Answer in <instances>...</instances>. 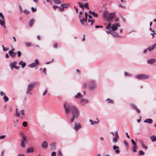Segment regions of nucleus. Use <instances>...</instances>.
Returning <instances> with one entry per match:
<instances>
[{
	"mask_svg": "<svg viewBox=\"0 0 156 156\" xmlns=\"http://www.w3.org/2000/svg\"><path fill=\"white\" fill-rule=\"evenodd\" d=\"M124 144H125V146H126V147H128V144L127 142L125 140L124 141Z\"/></svg>",
	"mask_w": 156,
	"mask_h": 156,
	"instance_id": "nucleus-50",
	"label": "nucleus"
},
{
	"mask_svg": "<svg viewBox=\"0 0 156 156\" xmlns=\"http://www.w3.org/2000/svg\"><path fill=\"white\" fill-rule=\"evenodd\" d=\"M19 7L20 10V11L21 12H22V8L21 7V6L20 5H19Z\"/></svg>",
	"mask_w": 156,
	"mask_h": 156,
	"instance_id": "nucleus-60",
	"label": "nucleus"
},
{
	"mask_svg": "<svg viewBox=\"0 0 156 156\" xmlns=\"http://www.w3.org/2000/svg\"><path fill=\"white\" fill-rule=\"evenodd\" d=\"M54 2L56 4H60L61 2L59 0H53Z\"/></svg>",
	"mask_w": 156,
	"mask_h": 156,
	"instance_id": "nucleus-31",
	"label": "nucleus"
},
{
	"mask_svg": "<svg viewBox=\"0 0 156 156\" xmlns=\"http://www.w3.org/2000/svg\"><path fill=\"white\" fill-rule=\"evenodd\" d=\"M47 91H48L47 89H46L45 91L43 93V96H44L47 93Z\"/></svg>",
	"mask_w": 156,
	"mask_h": 156,
	"instance_id": "nucleus-55",
	"label": "nucleus"
},
{
	"mask_svg": "<svg viewBox=\"0 0 156 156\" xmlns=\"http://www.w3.org/2000/svg\"><path fill=\"white\" fill-rule=\"evenodd\" d=\"M156 47V43L154 44L151 47H149L147 49L149 51H151L153 50Z\"/></svg>",
	"mask_w": 156,
	"mask_h": 156,
	"instance_id": "nucleus-19",
	"label": "nucleus"
},
{
	"mask_svg": "<svg viewBox=\"0 0 156 156\" xmlns=\"http://www.w3.org/2000/svg\"><path fill=\"white\" fill-rule=\"evenodd\" d=\"M75 97L77 98H82V95L80 93H78L77 94V95L75 96Z\"/></svg>",
	"mask_w": 156,
	"mask_h": 156,
	"instance_id": "nucleus-23",
	"label": "nucleus"
},
{
	"mask_svg": "<svg viewBox=\"0 0 156 156\" xmlns=\"http://www.w3.org/2000/svg\"><path fill=\"white\" fill-rule=\"evenodd\" d=\"M62 6H63L64 8H66L68 6V5L66 4H62Z\"/></svg>",
	"mask_w": 156,
	"mask_h": 156,
	"instance_id": "nucleus-53",
	"label": "nucleus"
},
{
	"mask_svg": "<svg viewBox=\"0 0 156 156\" xmlns=\"http://www.w3.org/2000/svg\"><path fill=\"white\" fill-rule=\"evenodd\" d=\"M151 139L152 141L154 142L156 141V136L153 135L151 137Z\"/></svg>",
	"mask_w": 156,
	"mask_h": 156,
	"instance_id": "nucleus-27",
	"label": "nucleus"
},
{
	"mask_svg": "<svg viewBox=\"0 0 156 156\" xmlns=\"http://www.w3.org/2000/svg\"><path fill=\"white\" fill-rule=\"evenodd\" d=\"M51 148L52 149H53L55 148V145L54 144H52L51 145Z\"/></svg>",
	"mask_w": 156,
	"mask_h": 156,
	"instance_id": "nucleus-61",
	"label": "nucleus"
},
{
	"mask_svg": "<svg viewBox=\"0 0 156 156\" xmlns=\"http://www.w3.org/2000/svg\"><path fill=\"white\" fill-rule=\"evenodd\" d=\"M64 107L67 114H69L70 112H72L73 117L70 119L71 123L73 122L75 119H77L78 118L79 112L75 107L70 106L68 103H65L64 104Z\"/></svg>",
	"mask_w": 156,
	"mask_h": 156,
	"instance_id": "nucleus-1",
	"label": "nucleus"
},
{
	"mask_svg": "<svg viewBox=\"0 0 156 156\" xmlns=\"http://www.w3.org/2000/svg\"><path fill=\"white\" fill-rule=\"evenodd\" d=\"M23 12L24 13L27 15H29L30 14V12L27 10H24Z\"/></svg>",
	"mask_w": 156,
	"mask_h": 156,
	"instance_id": "nucleus-33",
	"label": "nucleus"
},
{
	"mask_svg": "<svg viewBox=\"0 0 156 156\" xmlns=\"http://www.w3.org/2000/svg\"><path fill=\"white\" fill-rule=\"evenodd\" d=\"M141 146L146 149H147V147L144 144H141Z\"/></svg>",
	"mask_w": 156,
	"mask_h": 156,
	"instance_id": "nucleus-46",
	"label": "nucleus"
},
{
	"mask_svg": "<svg viewBox=\"0 0 156 156\" xmlns=\"http://www.w3.org/2000/svg\"><path fill=\"white\" fill-rule=\"evenodd\" d=\"M3 99L5 102H6L9 100V98L6 95L3 97Z\"/></svg>",
	"mask_w": 156,
	"mask_h": 156,
	"instance_id": "nucleus-28",
	"label": "nucleus"
},
{
	"mask_svg": "<svg viewBox=\"0 0 156 156\" xmlns=\"http://www.w3.org/2000/svg\"><path fill=\"white\" fill-rule=\"evenodd\" d=\"M41 147L43 148H46L48 147V143L45 141H44L41 144Z\"/></svg>",
	"mask_w": 156,
	"mask_h": 156,
	"instance_id": "nucleus-16",
	"label": "nucleus"
},
{
	"mask_svg": "<svg viewBox=\"0 0 156 156\" xmlns=\"http://www.w3.org/2000/svg\"><path fill=\"white\" fill-rule=\"evenodd\" d=\"M4 150H2V152L1 154V156H4Z\"/></svg>",
	"mask_w": 156,
	"mask_h": 156,
	"instance_id": "nucleus-58",
	"label": "nucleus"
},
{
	"mask_svg": "<svg viewBox=\"0 0 156 156\" xmlns=\"http://www.w3.org/2000/svg\"><path fill=\"white\" fill-rule=\"evenodd\" d=\"M22 125L24 127H26L27 126V122L26 121H24L23 122Z\"/></svg>",
	"mask_w": 156,
	"mask_h": 156,
	"instance_id": "nucleus-38",
	"label": "nucleus"
},
{
	"mask_svg": "<svg viewBox=\"0 0 156 156\" xmlns=\"http://www.w3.org/2000/svg\"><path fill=\"white\" fill-rule=\"evenodd\" d=\"M92 14L93 16L96 17H97L98 16V14L97 13H95L94 12H92Z\"/></svg>",
	"mask_w": 156,
	"mask_h": 156,
	"instance_id": "nucleus-36",
	"label": "nucleus"
},
{
	"mask_svg": "<svg viewBox=\"0 0 156 156\" xmlns=\"http://www.w3.org/2000/svg\"><path fill=\"white\" fill-rule=\"evenodd\" d=\"M19 64L21 66L22 68H24L26 65V63L25 62L21 61L19 62Z\"/></svg>",
	"mask_w": 156,
	"mask_h": 156,
	"instance_id": "nucleus-22",
	"label": "nucleus"
},
{
	"mask_svg": "<svg viewBox=\"0 0 156 156\" xmlns=\"http://www.w3.org/2000/svg\"><path fill=\"white\" fill-rule=\"evenodd\" d=\"M106 101L108 103H113V101L112 100L109 98L107 99Z\"/></svg>",
	"mask_w": 156,
	"mask_h": 156,
	"instance_id": "nucleus-39",
	"label": "nucleus"
},
{
	"mask_svg": "<svg viewBox=\"0 0 156 156\" xmlns=\"http://www.w3.org/2000/svg\"><path fill=\"white\" fill-rule=\"evenodd\" d=\"M0 95L1 96H3V97L6 95L2 91H1L0 92Z\"/></svg>",
	"mask_w": 156,
	"mask_h": 156,
	"instance_id": "nucleus-43",
	"label": "nucleus"
},
{
	"mask_svg": "<svg viewBox=\"0 0 156 156\" xmlns=\"http://www.w3.org/2000/svg\"><path fill=\"white\" fill-rule=\"evenodd\" d=\"M74 8L75 9V10H76V13L77 14H78V9L76 7H75V6L74 7Z\"/></svg>",
	"mask_w": 156,
	"mask_h": 156,
	"instance_id": "nucleus-59",
	"label": "nucleus"
},
{
	"mask_svg": "<svg viewBox=\"0 0 156 156\" xmlns=\"http://www.w3.org/2000/svg\"><path fill=\"white\" fill-rule=\"evenodd\" d=\"M131 141L132 143V144L134 145H136V143L134 142V141L133 140H131Z\"/></svg>",
	"mask_w": 156,
	"mask_h": 156,
	"instance_id": "nucleus-49",
	"label": "nucleus"
},
{
	"mask_svg": "<svg viewBox=\"0 0 156 156\" xmlns=\"http://www.w3.org/2000/svg\"><path fill=\"white\" fill-rule=\"evenodd\" d=\"M21 54V53L20 51H18L17 55H18V56L19 57L20 56Z\"/></svg>",
	"mask_w": 156,
	"mask_h": 156,
	"instance_id": "nucleus-57",
	"label": "nucleus"
},
{
	"mask_svg": "<svg viewBox=\"0 0 156 156\" xmlns=\"http://www.w3.org/2000/svg\"><path fill=\"white\" fill-rule=\"evenodd\" d=\"M35 22V20L34 19H32L29 22V25L30 27H32Z\"/></svg>",
	"mask_w": 156,
	"mask_h": 156,
	"instance_id": "nucleus-26",
	"label": "nucleus"
},
{
	"mask_svg": "<svg viewBox=\"0 0 156 156\" xmlns=\"http://www.w3.org/2000/svg\"><path fill=\"white\" fill-rule=\"evenodd\" d=\"M120 27V25L119 23H115L112 25L111 28L113 31H114L117 30L118 27Z\"/></svg>",
	"mask_w": 156,
	"mask_h": 156,
	"instance_id": "nucleus-7",
	"label": "nucleus"
},
{
	"mask_svg": "<svg viewBox=\"0 0 156 156\" xmlns=\"http://www.w3.org/2000/svg\"><path fill=\"white\" fill-rule=\"evenodd\" d=\"M20 114L23 116L25 115L24 110H21L20 111Z\"/></svg>",
	"mask_w": 156,
	"mask_h": 156,
	"instance_id": "nucleus-42",
	"label": "nucleus"
},
{
	"mask_svg": "<svg viewBox=\"0 0 156 156\" xmlns=\"http://www.w3.org/2000/svg\"><path fill=\"white\" fill-rule=\"evenodd\" d=\"M135 77L138 80H144L148 79L150 76L145 74H140L135 76Z\"/></svg>",
	"mask_w": 156,
	"mask_h": 156,
	"instance_id": "nucleus-3",
	"label": "nucleus"
},
{
	"mask_svg": "<svg viewBox=\"0 0 156 156\" xmlns=\"http://www.w3.org/2000/svg\"><path fill=\"white\" fill-rule=\"evenodd\" d=\"M25 45L29 47L31 46V43L29 42H27L25 43Z\"/></svg>",
	"mask_w": 156,
	"mask_h": 156,
	"instance_id": "nucleus-37",
	"label": "nucleus"
},
{
	"mask_svg": "<svg viewBox=\"0 0 156 156\" xmlns=\"http://www.w3.org/2000/svg\"><path fill=\"white\" fill-rule=\"evenodd\" d=\"M9 53L10 56L12 58H15L16 55V53L12 51H9Z\"/></svg>",
	"mask_w": 156,
	"mask_h": 156,
	"instance_id": "nucleus-17",
	"label": "nucleus"
},
{
	"mask_svg": "<svg viewBox=\"0 0 156 156\" xmlns=\"http://www.w3.org/2000/svg\"><path fill=\"white\" fill-rule=\"evenodd\" d=\"M58 47V44L57 43H55L53 45V47L54 48H56Z\"/></svg>",
	"mask_w": 156,
	"mask_h": 156,
	"instance_id": "nucleus-52",
	"label": "nucleus"
},
{
	"mask_svg": "<svg viewBox=\"0 0 156 156\" xmlns=\"http://www.w3.org/2000/svg\"><path fill=\"white\" fill-rule=\"evenodd\" d=\"M38 60L37 59H36L35 60V62L30 64L29 67L31 68H34L37 66L38 65Z\"/></svg>",
	"mask_w": 156,
	"mask_h": 156,
	"instance_id": "nucleus-9",
	"label": "nucleus"
},
{
	"mask_svg": "<svg viewBox=\"0 0 156 156\" xmlns=\"http://www.w3.org/2000/svg\"><path fill=\"white\" fill-rule=\"evenodd\" d=\"M137 149V147L134 146H133L132 147V150L134 152H136V150Z\"/></svg>",
	"mask_w": 156,
	"mask_h": 156,
	"instance_id": "nucleus-35",
	"label": "nucleus"
},
{
	"mask_svg": "<svg viewBox=\"0 0 156 156\" xmlns=\"http://www.w3.org/2000/svg\"><path fill=\"white\" fill-rule=\"evenodd\" d=\"M21 136L22 138V139L21 140V146L22 147L25 148V143L27 141V137L23 134H22Z\"/></svg>",
	"mask_w": 156,
	"mask_h": 156,
	"instance_id": "nucleus-5",
	"label": "nucleus"
},
{
	"mask_svg": "<svg viewBox=\"0 0 156 156\" xmlns=\"http://www.w3.org/2000/svg\"><path fill=\"white\" fill-rule=\"evenodd\" d=\"M113 150L115 151V152L116 153L118 154L120 153V151L118 146H116L114 145L113 147Z\"/></svg>",
	"mask_w": 156,
	"mask_h": 156,
	"instance_id": "nucleus-14",
	"label": "nucleus"
},
{
	"mask_svg": "<svg viewBox=\"0 0 156 156\" xmlns=\"http://www.w3.org/2000/svg\"><path fill=\"white\" fill-rule=\"evenodd\" d=\"M126 136H127V137L129 139L130 138V136H129V135H128V133H126Z\"/></svg>",
	"mask_w": 156,
	"mask_h": 156,
	"instance_id": "nucleus-63",
	"label": "nucleus"
},
{
	"mask_svg": "<svg viewBox=\"0 0 156 156\" xmlns=\"http://www.w3.org/2000/svg\"><path fill=\"white\" fill-rule=\"evenodd\" d=\"M58 7V6H53V9H54V10H55V9H56V8H57V7Z\"/></svg>",
	"mask_w": 156,
	"mask_h": 156,
	"instance_id": "nucleus-64",
	"label": "nucleus"
},
{
	"mask_svg": "<svg viewBox=\"0 0 156 156\" xmlns=\"http://www.w3.org/2000/svg\"><path fill=\"white\" fill-rule=\"evenodd\" d=\"M16 115L17 117H20V113L18 111V109L16 108Z\"/></svg>",
	"mask_w": 156,
	"mask_h": 156,
	"instance_id": "nucleus-29",
	"label": "nucleus"
},
{
	"mask_svg": "<svg viewBox=\"0 0 156 156\" xmlns=\"http://www.w3.org/2000/svg\"><path fill=\"white\" fill-rule=\"evenodd\" d=\"M80 21L83 25H84V22H86L87 21H85V18H84V17H83L82 19H81L80 20Z\"/></svg>",
	"mask_w": 156,
	"mask_h": 156,
	"instance_id": "nucleus-24",
	"label": "nucleus"
},
{
	"mask_svg": "<svg viewBox=\"0 0 156 156\" xmlns=\"http://www.w3.org/2000/svg\"><path fill=\"white\" fill-rule=\"evenodd\" d=\"M88 14L87 12H85V21H87V18Z\"/></svg>",
	"mask_w": 156,
	"mask_h": 156,
	"instance_id": "nucleus-41",
	"label": "nucleus"
},
{
	"mask_svg": "<svg viewBox=\"0 0 156 156\" xmlns=\"http://www.w3.org/2000/svg\"><path fill=\"white\" fill-rule=\"evenodd\" d=\"M31 9L33 12H35L37 10L36 9L34 8L33 7H32L31 8Z\"/></svg>",
	"mask_w": 156,
	"mask_h": 156,
	"instance_id": "nucleus-47",
	"label": "nucleus"
},
{
	"mask_svg": "<svg viewBox=\"0 0 156 156\" xmlns=\"http://www.w3.org/2000/svg\"><path fill=\"white\" fill-rule=\"evenodd\" d=\"M88 103V101L87 99L82 98L80 101V103L82 105H84Z\"/></svg>",
	"mask_w": 156,
	"mask_h": 156,
	"instance_id": "nucleus-13",
	"label": "nucleus"
},
{
	"mask_svg": "<svg viewBox=\"0 0 156 156\" xmlns=\"http://www.w3.org/2000/svg\"><path fill=\"white\" fill-rule=\"evenodd\" d=\"M37 84L36 83H34L28 85L26 91V94H29L30 95H31L32 93L30 92L32 91L34 87Z\"/></svg>",
	"mask_w": 156,
	"mask_h": 156,
	"instance_id": "nucleus-4",
	"label": "nucleus"
},
{
	"mask_svg": "<svg viewBox=\"0 0 156 156\" xmlns=\"http://www.w3.org/2000/svg\"><path fill=\"white\" fill-rule=\"evenodd\" d=\"M2 49L3 51H6L8 50V49L7 48H5L4 46H2Z\"/></svg>",
	"mask_w": 156,
	"mask_h": 156,
	"instance_id": "nucleus-44",
	"label": "nucleus"
},
{
	"mask_svg": "<svg viewBox=\"0 0 156 156\" xmlns=\"http://www.w3.org/2000/svg\"><path fill=\"white\" fill-rule=\"evenodd\" d=\"M83 7H85V8L87 9H89L88 3H85L84 5H83Z\"/></svg>",
	"mask_w": 156,
	"mask_h": 156,
	"instance_id": "nucleus-34",
	"label": "nucleus"
},
{
	"mask_svg": "<svg viewBox=\"0 0 156 156\" xmlns=\"http://www.w3.org/2000/svg\"><path fill=\"white\" fill-rule=\"evenodd\" d=\"M115 137L112 140L113 141L114 143L117 142L119 139V137L118 131H116L115 132Z\"/></svg>",
	"mask_w": 156,
	"mask_h": 156,
	"instance_id": "nucleus-10",
	"label": "nucleus"
},
{
	"mask_svg": "<svg viewBox=\"0 0 156 156\" xmlns=\"http://www.w3.org/2000/svg\"><path fill=\"white\" fill-rule=\"evenodd\" d=\"M153 121L151 119H145L144 121V122H146L147 123H149L150 124H151L152 123Z\"/></svg>",
	"mask_w": 156,
	"mask_h": 156,
	"instance_id": "nucleus-20",
	"label": "nucleus"
},
{
	"mask_svg": "<svg viewBox=\"0 0 156 156\" xmlns=\"http://www.w3.org/2000/svg\"><path fill=\"white\" fill-rule=\"evenodd\" d=\"M104 14L105 18L108 21L113 19L116 16L115 13V12H105Z\"/></svg>",
	"mask_w": 156,
	"mask_h": 156,
	"instance_id": "nucleus-2",
	"label": "nucleus"
},
{
	"mask_svg": "<svg viewBox=\"0 0 156 156\" xmlns=\"http://www.w3.org/2000/svg\"><path fill=\"white\" fill-rule=\"evenodd\" d=\"M78 4L79 5V6L80 7L82 8L83 7V5L82 3L80 2H78Z\"/></svg>",
	"mask_w": 156,
	"mask_h": 156,
	"instance_id": "nucleus-45",
	"label": "nucleus"
},
{
	"mask_svg": "<svg viewBox=\"0 0 156 156\" xmlns=\"http://www.w3.org/2000/svg\"><path fill=\"white\" fill-rule=\"evenodd\" d=\"M95 28H103V27L102 26H100L97 25V26H95Z\"/></svg>",
	"mask_w": 156,
	"mask_h": 156,
	"instance_id": "nucleus-56",
	"label": "nucleus"
},
{
	"mask_svg": "<svg viewBox=\"0 0 156 156\" xmlns=\"http://www.w3.org/2000/svg\"><path fill=\"white\" fill-rule=\"evenodd\" d=\"M111 34L114 37H119V35H118V34L115 33L114 32L113 33Z\"/></svg>",
	"mask_w": 156,
	"mask_h": 156,
	"instance_id": "nucleus-30",
	"label": "nucleus"
},
{
	"mask_svg": "<svg viewBox=\"0 0 156 156\" xmlns=\"http://www.w3.org/2000/svg\"><path fill=\"white\" fill-rule=\"evenodd\" d=\"M90 122H91V125H93L95 124H97L99 122V121H93L91 119H90L89 120Z\"/></svg>",
	"mask_w": 156,
	"mask_h": 156,
	"instance_id": "nucleus-25",
	"label": "nucleus"
},
{
	"mask_svg": "<svg viewBox=\"0 0 156 156\" xmlns=\"http://www.w3.org/2000/svg\"><path fill=\"white\" fill-rule=\"evenodd\" d=\"M5 137V135L0 136V139L1 140L2 139H4Z\"/></svg>",
	"mask_w": 156,
	"mask_h": 156,
	"instance_id": "nucleus-48",
	"label": "nucleus"
},
{
	"mask_svg": "<svg viewBox=\"0 0 156 156\" xmlns=\"http://www.w3.org/2000/svg\"><path fill=\"white\" fill-rule=\"evenodd\" d=\"M130 105L133 108L136 110L137 112L138 113H139L140 112V110L136 107V106L134 105L133 104H130Z\"/></svg>",
	"mask_w": 156,
	"mask_h": 156,
	"instance_id": "nucleus-18",
	"label": "nucleus"
},
{
	"mask_svg": "<svg viewBox=\"0 0 156 156\" xmlns=\"http://www.w3.org/2000/svg\"><path fill=\"white\" fill-rule=\"evenodd\" d=\"M58 8L60 11H62L64 8L63 6H62V5H61V6L59 7Z\"/></svg>",
	"mask_w": 156,
	"mask_h": 156,
	"instance_id": "nucleus-40",
	"label": "nucleus"
},
{
	"mask_svg": "<svg viewBox=\"0 0 156 156\" xmlns=\"http://www.w3.org/2000/svg\"><path fill=\"white\" fill-rule=\"evenodd\" d=\"M144 152L142 151H140L138 153V155L140 156L141 155H144Z\"/></svg>",
	"mask_w": 156,
	"mask_h": 156,
	"instance_id": "nucleus-32",
	"label": "nucleus"
},
{
	"mask_svg": "<svg viewBox=\"0 0 156 156\" xmlns=\"http://www.w3.org/2000/svg\"><path fill=\"white\" fill-rule=\"evenodd\" d=\"M124 75L126 76H131V74L128 73L127 72H125V73H124Z\"/></svg>",
	"mask_w": 156,
	"mask_h": 156,
	"instance_id": "nucleus-54",
	"label": "nucleus"
},
{
	"mask_svg": "<svg viewBox=\"0 0 156 156\" xmlns=\"http://www.w3.org/2000/svg\"><path fill=\"white\" fill-rule=\"evenodd\" d=\"M34 151V149L32 147H30L27 149V153H32Z\"/></svg>",
	"mask_w": 156,
	"mask_h": 156,
	"instance_id": "nucleus-21",
	"label": "nucleus"
},
{
	"mask_svg": "<svg viewBox=\"0 0 156 156\" xmlns=\"http://www.w3.org/2000/svg\"><path fill=\"white\" fill-rule=\"evenodd\" d=\"M0 25L4 28H6L4 17H0Z\"/></svg>",
	"mask_w": 156,
	"mask_h": 156,
	"instance_id": "nucleus-8",
	"label": "nucleus"
},
{
	"mask_svg": "<svg viewBox=\"0 0 156 156\" xmlns=\"http://www.w3.org/2000/svg\"><path fill=\"white\" fill-rule=\"evenodd\" d=\"M108 26V27H110V28H111V23L110 22L107 25Z\"/></svg>",
	"mask_w": 156,
	"mask_h": 156,
	"instance_id": "nucleus-62",
	"label": "nucleus"
},
{
	"mask_svg": "<svg viewBox=\"0 0 156 156\" xmlns=\"http://www.w3.org/2000/svg\"><path fill=\"white\" fill-rule=\"evenodd\" d=\"M56 153L54 152H52L51 153V156H56Z\"/></svg>",
	"mask_w": 156,
	"mask_h": 156,
	"instance_id": "nucleus-51",
	"label": "nucleus"
},
{
	"mask_svg": "<svg viewBox=\"0 0 156 156\" xmlns=\"http://www.w3.org/2000/svg\"><path fill=\"white\" fill-rule=\"evenodd\" d=\"M96 86L95 82L94 81H91L89 85V88L90 89H94L95 87Z\"/></svg>",
	"mask_w": 156,
	"mask_h": 156,
	"instance_id": "nucleus-11",
	"label": "nucleus"
},
{
	"mask_svg": "<svg viewBox=\"0 0 156 156\" xmlns=\"http://www.w3.org/2000/svg\"><path fill=\"white\" fill-rule=\"evenodd\" d=\"M156 61V60L154 58H152L148 59L147 60V62L148 64L152 65L154 64Z\"/></svg>",
	"mask_w": 156,
	"mask_h": 156,
	"instance_id": "nucleus-15",
	"label": "nucleus"
},
{
	"mask_svg": "<svg viewBox=\"0 0 156 156\" xmlns=\"http://www.w3.org/2000/svg\"><path fill=\"white\" fill-rule=\"evenodd\" d=\"M16 62H13L10 63L9 64V66L12 70L13 68H15L16 69H18L20 68V66H16Z\"/></svg>",
	"mask_w": 156,
	"mask_h": 156,
	"instance_id": "nucleus-6",
	"label": "nucleus"
},
{
	"mask_svg": "<svg viewBox=\"0 0 156 156\" xmlns=\"http://www.w3.org/2000/svg\"><path fill=\"white\" fill-rule=\"evenodd\" d=\"M81 128V126L80 125V123L78 122H75V125L74 126V129L76 130L77 131L79 129Z\"/></svg>",
	"mask_w": 156,
	"mask_h": 156,
	"instance_id": "nucleus-12",
	"label": "nucleus"
}]
</instances>
